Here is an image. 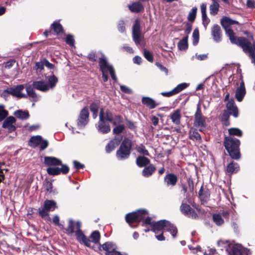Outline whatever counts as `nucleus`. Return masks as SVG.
Listing matches in <instances>:
<instances>
[{
	"instance_id": "13",
	"label": "nucleus",
	"mask_w": 255,
	"mask_h": 255,
	"mask_svg": "<svg viewBox=\"0 0 255 255\" xmlns=\"http://www.w3.org/2000/svg\"><path fill=\"white\" fill-rule=\"evenodd\" d=\"M24 88L23 85H18L7 88L4 92L17 98H26V95L22 92Z\"/></svg>"
},
{
	"instance_id": "10",
	"label": "nucleus",
	"mask_w": 255,
	"mask_h": 255,
	"mask_svg": "<svg viewBox=\"0 0 255 255\" xmlns=\"http://www.w3.org/2000/svg\"><path fill=\"white\" fill-rule=\"evenodd\" d=\"M100 121L98 123V130L102 133H107L111 131L109 122L106 119V115L103 109H101L99 115Z\"/></svg>"
},
{
	"instance_id": "40",
	"label": "nucleus",
	"mask_w": 255,
	"mask_h": 255,
	"mask_svg": "<svg viewBox=\"0 0 255 255\" xmlns=\"http://www.w3.org/2000/svg\"><path fill=\"white\" fill-rule=\"evenodd\" d=\"M189 84L186 83H182L178 85L175 88L173 89L174 92L175 94L180 92L188 86Z\"/></svg>"
},
{
	"instance_id": "56",
	"label": "nucleus",
	"mask_w": 255,
	"mask_h": 255,
	"mask_svg": "<svg viewBox=\"0 0 255 255\" xmlns=\"http://www.w3.org/2000/svg\"><path fill=\"white\" fill-rule=\"evenodd\" d=\"M39 145H40L41 149L44 150L48 146V141L47 140L42 138Z\"/></svg>"
},
{
	"instance_id": "9",
	"label": "nucleus",
	"mask_w": 255,
	"mask_h": 255,
	"mask_svg": "<svg viewBox=\"0 0 255 255\" xmlns=\"http://www.w3.org/2000/svg\"><path fill=\"white\" fill-rule=\"evenodd\" d=\"M101 57L99 58V66L102 72H109L112 78L115 80H117L114 69L113 66L109 64L105 56L103 54H101Z\"/></svg>"
},
{
	"instance_id": "3",
	"label": "nucleus",
	"mask_w": 255,
	"mask_h": 255,
	"mask_svg": "<svg viewBox=\"0 0 255 255\" xmlns=\"http://www.w3.org/2000/svg\"><path fill=\"white\" fill-rule=\"evenodd\" d=\"M151 230L157 234L160 232L167 231L170 233L173 238L176 237L177 229L175 226L169 222L163 220L155 222L153 224Z\"/></svg>"
},
{
	"instance_id": "53",
	"label": "nucleus",
	"mask_w": 255,
	"mask_h": 255,
	"mask_svg": "<svg viewBox=\"0 0 255 255\" xmlns=\"http://www.w3.org/2000/svg\"><path fill=\"white\" fill-rule=\"evenodd\" d=\"M202 17L203 24L205 27V29H206L207 26L210 22V19L207 17V14L202 15Z\"/></svg>"
},
{
	"instance_id": "16",
	"label": "nucleus",
	"mask_w": 255,
	"mask_h": 255,
	"mask_svg": "<svg viewBox=\"0 0 255 255\" xmlns=\"http://www.w3.org/2000/svg\"><path fill=\"white\" fill-rule=\"evenodd\" d=\"M89 111L87 108H84L80 112L78 119L77 126L79 128H84L88 122Z\"/></svg>"
},
{
	"instance_id": "1",
	"label": "nucleus",
	"mask_w": 255,
	"mask_h": 255,
	"mask_svg": "<svg viewBox=\"0 0 255 255\" xmlns=\"http://www.w3.org/2000/svg\"><path fill=\"white\" fill-rule=\"evenodd\" d=\"M221 24L225 29L226 33L229 36L231 42L241 46L243 51L248 54L252 59V63L255 64V42L252 44L245 37L235 36L234 31L230 28V26L231 25L238 24L239 22L229 17H224L221 19Z\"/></svg>"
},
{
	"instance_id": "23",
	"label": "nucleus",
	"mask_w": 255,
	"mask_h": 255,
	"mask_svg": "<svg viewBox=\"0 0 255 255\" xmlns=\"http://www.w3.org/2000/svg\"><path fill=\"white\" fill-rule=\"evenodd\" d=\"M25 90L27 93L26 98L29 97L30 100L33 102H36L39 100V97L35 93L33 88L30 85H26L25 86Z\"/></svg>"
},
{
	"instance_id": "37",
	"label": "nucleus",
	"mask_w": 255,
	"mask_h": 255,
	"mask_svg": "<svg viewBox=\"0 0 255 255\" xmlns=\"http://www.w3.org/2000/svg\"><path fill=\"white\" fill-rule=\"evenodd\" d=\"M104 250L106 251V253L111 252L116 248V245L110 242H107L102 246Z\"/></svg>"
},
{
	"instance_id": "59",
	"label": "nucleus",
	"mask_w": 255,
	"mask_h": 255,
	"mask_svg": "<svg viewBox=\"0 0 255 255\" xmlns=\"http://www.w3.org/2000/svg\"><path fill=\"white\" fill-rule=\"evenodd\" d=\"M99 105L98 103H93L90 106V109L92 112H98Z\"/></svg>"
},
{
	"instance_id": "12",
	"label": "nucleus",
	"mask_w": 255,
	"mask_h": 255,
	"mask_svg": "<svg viewBox=\"0 0 255 255\" xmlns=\"http://www.w3.org/2000/svg\"><path fill=\"white\" fill-rule=\"evenodd\" d=\"M227 250L230 255H249L250 254L249 249L239 244L230 245Z\"/></svg>"
},
{
	"instance_id": "60",
	"label": "nucleus",
	"mask_w": 255,
	"mask_h": 255,
	"mask_svg": "<svg viewBox=\"0 0 255 255\" xmlns=\"http://www.w3.org/2000/svg\"><path fill=\"white\" fill-rule=\"evenodd\" d=\"M161 94L164 97H169L175 95V92H174L173 89L169 92H162Z\"/></svg>"
},
{
	"instance_id": "30",
	"label": "nucleus",
	"mask_w": 255,
	"mask_h": 255,
	"mask_svg": "<svg viewBox=\"0 0 255 255\" xmlns=\"http://www.w3.org/2000/svg\"><path fill=\"white\" fill-rule=\"evenodd\" d=\"M165 182L167 185L174 186L177 181V177L173 174H169L164 178Z\"/></svg>"
},
{
	"instance_id": "6",
	"label": "nucleus",
	"mask_w": 255,
	"mask_h": 255,
	"mask_svg": "<svg viewBox=\"0 0 255 255\" xmlns=\"http://www.w3.org/2000/svg\"><path fill=\"white\" fill-rule=\"evenodd\" d=\"M206 118L202 114L198 104L194 115V126L201 132L204 131L207 128Z\"/></svg>"
},
{
	"instance_id": "49",
	"label": "nucleus",
	"mask_w": 255,
	"mask_h": 255,
	"mask_svg": "<svg viewBox=\"0 0 255 255\" xmlns=\"http://www.w3.org/2000/svg\"><path fill=\"white\" fill-rule=\"evenodd\" d=\"M136 149L140 154H142L144 155H149L148 151L145 149V146L142 144L137 146Z\"/></svg>"
},
{
	"instance_id": "8",
	"label": "nucleus",
	"mask_w": 255,
	"mask_h": 255,
	"mask_svg": "<svg viewBox=\"0 0 255 255\" xmlns=\"http://www.w3.org/2000/svg\"><path fill=\"white\" fill-rule=\"evenodd\" d=\"M131 146V141L128 139H125L122 142L119 149L117 151L118 158L122 160L128 158L130 153Z\"/></svg>"
},
{
	"instance_id": "64",
	"label": "nucleus",
	"mask_w": 255,
	"mask_h": 255,
	"mask_svg": "<svg viewBox=\"0 0 255 255\" xmlns=\"http://www.w3.org/2000/svg\"><path fill=\"white\" fill-rule=\"evenodd\" d=\"M106 255H122L120 252L116 251V249L114 250L113 251H112L111 252H109L108 253H106Z\"/></svg>"
},
{
	"instance_id": "21",
	"label": "nucleus",
	"mask_w": 255,
	"mask_h": 255,
	"mask_svg": "<svg viewBox=\"0 0 255 255\" xmlns=\"http://www.w3.org/2000/svg\"><path fill=\"white\" fill-rule=\"evenodd\" d=\"M246 93L245 83L242 80L240 86L237 89L236 92V98L239 102L242 101Z\"/></svg>"
},
{
	"instance_id": "47",
	"label": "nucleus",
	"mask_w": 255,
	"mask_h": 255,
	"mask_svg": "<svg viewBox=\"0 0 255 255\" xmlns=\"http://www.w3.org/2000/svg\"><path fill=\"white\" fill-rule=\"evenodd\" d=\"M8 115V112L4 110L2 105H0V122L2 121Z\"/></svg>"
},
{
	"instance_id": "41",
	"label": "nucleus",
	"mask_w": 255,
	"mask_h": 255,
	"mask_svg": "<svg viewBox=\"0 0 255 255\" xmlns=\"http://www.w3.org/2000/svg\"><path fill=\"white\" fill-rule=\"evenodd\" d=\"M193 44L194 45H196L199 42V32L197 28L194 30L193 34Z\"/></svg>"
},
{
	"instance_id": "45",
	"label": "nucleus",
	"mask_w": 255,
	"mask_h": 255,
	"mask_svg": "<svg viewBox=\"0 0 255 255\" xmlns=\"http://www.w3.org/2000/svg\"><path fill=\"white\" fill-rule=\"evenodd\" d=\"M100 238V234L98 231H94L91 234L90 238L92 241L95 243L99 242Z\"/></svg>"
},
{
	"instance_id": "48",
	"label": "nucleus",
	"mask_w": 255,
	"mask_h": 255,
	"mask_svg": "<svg viewBox=\"0 0 255 255\" xmlns=\"http://www.w3.org/2000/svg\"><path fill=\"white\" fill-rule=\"evenodd\" d=\"M116 127L113 129V132L115 134H119L122 133L125 129V126L123 124H120L116 126Z\"/></svg>"
},
{
	"instance_id": "14",
	"label": "nucleus",
	"mask_w": 255,
	"mask_h": 255,
	"mask_svg": "<svg viewBox=\"0 0 255 255\" xmlns=\"http://www.w3.org/2000/svg\"><path fill=\"white\" fill-rule=\"evenodd\" d=\"M180 209L182 214L189 218L196 219L198 217L195 210L189 205L184 203V201H182Z\"/></svg>"
},
{
	"instance_id": "35",
	"label": "nucleus",
	"mask_w": 255,
	"mask_h": 255,
	"mask_svg": "<svg viewBox=\"0 0 255 255\" xmlns=\"http://www.w3.org/2000/svg\"><path fill=\"white\" fill-rule=\"evenodd\" d=\"M136 164L139 167H143L149 163V160L144 156H138L136 158Z\"/></svg>"
},
{
	"instance_id": "17",
	"label": "nucleus",
	"mask_w": 255,
	"mask_h": 255,
	"mask_svg": "<svg viewBox=\"0 0 255 255\" xmlns=\"http://www.w3.org/2000/svg\"><path fill=\"white\" fill-rule=\"evenodd\" d=\"M81 223L79 221L75 222L72 219H70L68 222V226L66 229V232L68 235L75 233V230H78L81 228Z\"/></svg>"
},
{
	"instance_id": "55",
	"label": "nucleus",
	"mask_w": 255,
	"mask_h": 255,
	"mask_svg": "<svg viewBox=\"0 0 255 255\" xmlns=\"http://www.w3.org/2000/svg\"><path fill=\"white\" fill-rule=\"evenodd\" d=\"M196 58L199 60H204L207 58V54H196L195 56H193V58Z\"/></svg>"
},
{
	"instance_id": "15",
	"label": "nucleus",
	"mask_w": 255,
	"mask_h": 255,
	"mask_svg": "<svg viewBox=\"0 0 255 255\" xmlns=\"http://www.w3.org/2000/svg\"><path fill=\"white\" fill-rule=\"evenodd\" d=\"M227 111H225L223 113V117L226 119L229 117V115H232L234 117L237 118L238 116V110L233 100H230L226 105Z\"/></svg>"
},
{
	"instance_id": "29",
	"label": "nucleus",
	"mask_w": 255,
	"mask_h": 255,
	"mask_svg": "<svg viewBox=\"0 0 255 255\" xmlns=\"http://www.w3.org/2000/svg\"><path fill=\"white\" fill-rule=\"evenodd\" d=\"M189 138L194 141L200 142L201 137L197 129L191 128L189 132Z\"/></svg>"
},
{
	"instance_id": "20",
	"label": "nucleus",
	"mask_w": 255,
	"mask_h": 255,
	"mask_svg": "<svg viewBox=\"0 0 255 255\" xmlns=\"http://www.w3.org/2000/svg\"><path fill=\"white\" fill-rule=\"evenodd\" d=\"M105 114L106 115V119L109 121L113 123L114 126L119 125L120 124H122L123 122L122 118L119 116H116L113 117L112 113L109 111L107 110L105 111Z\"/></svg>"
},
{
	"instance_id": "36",
	"label": "nucleus",
	"mask_w": 255,
	"mask_h": 255,
	"mask_svg": "<svg viewBox=\"0 0 255 255\" xmlns=\"http://www.w3.org/2000/svg\"><path fill=\"white\" fill-rule=\"evenodd\" d=\"M239 170V166L238 163L232 162L227 166V170L228 172L233 173L237 172Z\"/></svg>"
},
{
	"instance_id": "50",
	"label": "nucleus",
	"mask_w": 255,
	"mask_h": 255,
	"mask_svg": "<svg viewBox=\"0 0 255 255\" xmlns=\"http://www.w3.org/2000/svg\"><path fill=\"white\" fill-rule=\"evenodd\" d=\"M144 56L145 58L150 62L153 61V57L151 52L146 49L144 50Z\"/></svg>"
},
{
	"instance_id": "51",
	"label": "nucleus",
	"mask_w": 255,
	"mask_h": 255,
	"mask_svg": "<svg viewBox=\"0 0 255 255\" xmlns=\"http://www.w3.org/2000/svg\"><path fill=\"white\" fill-rule=\"evenodd\" d=\"M66 42L67 44H69V45L74 46V40L73 36L71 35H68L66 38Z\"/></svg>"
},
{
	"instance_id": "43",
	"label": "nucleus",
	"mask_w": 255,
	"mask_h": 255,
	"mask_svg": "<svg viewBox=\"0 0 255 255\" xmlns=\"http://www.w3.org/2000/svg\"><path fill=\"white\" fill-rule=\"evenodd\" d=\"M213 219L217 225L220 226L224 223V220L219 214H214L213 216Z\"/></svg>"
},
{
	"instance_id": "28",
	"label": "nucleus",
	"mask_w": 255,
	"mask_h": 255,
	"mask_svg": "<svg viewBox=\"0 0 255 255\" xmlns=\"http://www.w3.org/2000/svg\"><path fill=\"white\" fill-rule=\"evenodd\" d=\"M129 9L133 12H139L143 9V6L140 2H134L128 5Z\"/></svg>"
},
{
	"instance_id": "46",
	"label": "nucleus",
	"mask_w": 255,
	"mask_h": 255,
	"mask_svg": "<svg viewBox=\"0 0 255 255\" xmlns=\"http://www.w3.org/2000/svg\"><path fill=\"white\" fill-rule=\"evenodd\" d=\"M51 27L53 29L54 32H55L57 34H59L62 31V26L60 23L58 22L53 23L51 25Z\"/></svg>"
},
{
	"instance_id": "58",
	"label": "nucleus",
	"mask_w": 255,
	"mask_h": 255,
	"mask_svg": "<svg viewBox=\"0 0 255 255\" xmlns=\"http://www.w3.org/2000/svg\"><path fill=\"white\" fill-rule=\"evenodd\" d=\"M118 29L121 32H123L125 30V23L123 21H120L118 24Z\"/></svg>"
},
{
	"instance_id": "18",
	"label": "nucleus",
	"mask_w": 255,
	"mask_h": 255,
	"mask_svg": "<svg viewBox=\"0 0 255 255\" xmlns=\"http://www.w3.org/2000/svg\"><path fill=\"white\" fill-rule=\"evenodd\" d=\"M69 170V167L66 165H62V167H49L47 169V172L49 174L55 175L63 173L66 174Z\"/></svg>"
},
{
	"instance_id": "22",
	"label": "nucleus",
	"mask_w": 255,
	"mask_h": 255,
	"mask_svg": "<svg viewBox=\"0 0 255 255\" xmlns=\"http://www.w3.org/2000/svg\"><path fill=\"white\" fill-rule=\"evenodd\" d=\"M211 33L214 41L217 42L221 41L222 32L220 27L218 25L215 24L213 25L211 29Z\"/></svg>"
},
{
	"instance_id": "52",
	"label": "nucleus",
	"mask_w": 255,
	"mask_h": 255,
	"mask_svg": "<svg viewBox=\"0 0 255 255\" xmlns=\"http://www.w3.org/2000/svg\"><path fill=\"white\" fill-rule=\"evenodd\" d=\"M44 187L48 192H51L52 188V184L50 181H46L44 183Z\"/></svg>"
},
{
	"instance_id": "5",
	"label": "nucleus",
	"mask_w": 255,
	"mask_h": 255,
	"mask_svg": "<svg viewBox=\"0 0 255 255\" xmlns=\"http://www.w3.org/2000/svg\"><path fill=\"white\" fill-rule=\"evenodd\" d=\"M46 79L48 80V83H46L43 81L34 82L32 84L33 87L42 92H46L50 89H53L58 82L57 78L52 75L48 76Z\"/></svg>"
},
{
	"instance_id": "2",
	"label": "nucleus",
	"mask_w": 255,
	"mask_h": 255,
	"mask_svg": "<svg viewBox=\"0 0 255 255\" xmlns=\"http://www.w3.org/2000/svg\"><path fill=\"white\" fill-rule=\"evenodd\" d=\"M148 214L147 211L144 209H140L136 212L128 213L126 216V220L128 223L129 226L133 228L132 224L136 222H139L143 220L144 224L150 225L152 227L154 222H151V218L150 217L146 218V216Z\"/></svg>"
},
{
	"instance_id": "19",
	"label": "nucleus",
	"mask_w": 255,
	"mask_h": 255,
	"mask_svg": "<svg viewBox=\"0 0 255 255\" xmlns=\"http://www.w3.org/2000/svg\"><path fill=\"white\" fill-rule=\"evenodd\" d=\"M15 122V118L10 116L4 121L2 127L4 128H7L9 132H12L15 129V127L13 125Z\"/></svg>"
},
{
	"instance_id": "24",
	"label": "nucleus",
	"mask_w": 255,
	"mask_h": 255,
	"mask_svg": "<svg viewBox=\"0 0 255 255\" xmlns=\"http://www.w3.org/2000/svg\"><path fill=\"white\" fill-rule=\"evenodd\" d=\"M142 104L150 109L155 108L158 104L152 98L148 97H143L141 100Z\"/></svg>"
},
{
	"instance_id": "32",
	"label": "nucleus",
	"mask_w": 255,
	"mask_h": 255,
	"mask_svg": "<svg viewBox=\"0 0 255 255\" xmlns=\"http://www.w3.org/2000/svg\"><path fill=\"white\" fill-rule=\"evenodd\" d=\"M14 115L17 118L21 120H27L29 118V115L27 111H23L19 110L14 113Z\"/></svg>"
},
{
	"instance_id": "62",
	"label": "nucleus",
	"mask_w": 255,
	"mask_h": 255,
	"mask_svg": "<svg viewBox=\"0 0 255 255\" xmlns=\"http://www.w3.org/2000/svg\"><path fill=\"white\" fill-rule=\"evenodd\" d=\"M74 166L75 168L79 169H82L84 168V165L80 163L79 162L74 160L73 161Z\"/></svg>"
},
{
	"instance_id": "39",
	"label": "nucleus",
	"mask_w": 255,
	"mask_h": 255,
	"mask_svg": "<svg viewBox=\"0 0 255 255\" xmlns=\"http://www.w3.org/2000/svg\"><path fill=\"white\" fill-rule=\"evenodd\" d=\"M197 11V7H194L192 8L188 16V19L189 21L193 22L194 21L196 18Z\"/></svg>"
},
{
	"instance_id": "42",
	"label": "nucleus",
	"mask_w": 255,
	"mask_h": 255,
	"mask_svg": "<svg viewBox=\"0 0 255 255\" xmlns=\"http://www.w3.org/2000/svg\"><path fill=\"white\" fill-rule=\"evenodd\" d=\"M229 133L230 135L241 136L242 131L237 128H231L228 129Z\"/></svg>"
},
{
	"instance_id": "27",
	"label": "nucleus",
	"mask_w": 255,
	"mask_h": 255,
	"mask_svg": "<svg viewBox=\"0 0 255 255\" xmlns=\"http://www.w3.org/2000/svg\"><path fill=\"white\" fill-rule=\"evenodd\" d=\"M181 111L179 109L176 110L170 115V119L172 122L175 125H179L181 121Z\"/></svg>"
},
{
	"instance_id": "61",
	"label": "nucleus",
	"mask_w": 255,
	"mask_h": 255,
	"mask_svg": "<svg viewBox=\"0 0 255 255\" xmlns=\"http://www.w3.org/2000/svg\"><path fill=\"white\" fill-rule=\"evenodd\" d=\"M44 67V64L42 62H36L34 67V68L36 70H39L41 71L42 69H43Z\"/></svg>"
},
{
	"instance_id": "4",
	"label": "nucleus",
	"mask_w": 255,
	"mask_h": 255,
	"mask_svg": "<svg viewBox=\"0 0 255 255\" xmlns=\"http://www.w3.org/2000/svg\"><path fill=\"white\" fill-rule=\"evenodd\" d=\"M240 140L232 137H226L224 140L225 147L230 156L235 159L240 157L239 152Z\"/></svg>"
},
{
	"instance_id": "11",
	"label": "nucleus",
	"mask_w": 255,
	"mask_h": 255,
	"mask_svg": "<svg viewBox=\"0 0 255 255\" xmlns=\"http://www.w3.org/2000/svg\"><path fill=\"white\" fill-rule=\"evenodd\" d=\"M132 34L133 40L136 45L140 44L143 40L144 37L140 31V21L136 19L132 27Z\"/></svg>"
},
{
	"instance_id": "31",
	"label": "nucleus",
	"mask_w": 255,
	"mask_h": 255,
	"mask_svg": "<svg viewBox=\"0 0 255 255\" xmlns=\"http://www.w3.org/2000/svg\"><path fill=\"white\" fill-rule=\"evenodd\" d=\"M213 3L210 5V13L215 15L218 13L219 8V3L217 0H212Z\"/></svg>"
},
{
	"instance_id": "63",
	"label": "nucleus",
	"mask_w": 255,
	"mask_h": 255,
	"mask_svg": "<svg viewBox=\"0 0 255 255\" xmlns=\"http://www.w3.org/2000/svg\"><path fill=\"white\" fill-rule=\"evenodd\" d=\"M206 7L207 5L205 3H203L201 5V11L202 15L206 14Z\"/></svg>"
},
{
	"instance_id": "44",
	"label": "nucleus",
	"mask_w": 255,
	"mask_h": 255,
	"mask_svg": "<svg viewBox=\"0 0 255 255\" xmlns=\"http://www.w3.org/2000/svg\"><path fill=\"white\" fill-rule=\"evenodd\" d=\"M75 234L77 239L81 243L86 238L80 229L75 230Z\"/></svg>"
},
{
	"instance_id": "7",
	"label": "nucleus",
	"mask_w": 255,
	"mask_h": 255,
	"mask_svg": "<svg viewBox=\"0 0 255 255\" xmlns=\"http://www.w3.org/2000/svg\"><path fill=\"white\" fill-rule=\"evenodd\" d=\"M56 207V203L54 201L46 200L44 201L43 205L39 208V214L42 218L50 221L51 219L48 212L54 211Z\"/></svg>"
},
{
	"instance_id": "34",
	"label": "nucleus",
	"mask_w": 255,
	"mask_h": 255,
	"mask_svg": "<svg viewBox=\"0 0 255 255\" xmlns=\"http://www.w3.org/2000/svg\"><path fill=\"white\" fill-rule=\"evenodd\" d=\"M155 166L152 165H150L143 169L142 175L144 177H149L155 171Z\"/></svg>"
},
{
	"instance_id": "25",
	"label": "nucleus",
	"mask_w": 255,
	"mask_h": 255,
	"mask_svg": "<svg viewBox=\"0 0 255 255\" xmlns=\"http://www.w3.org/2000/svg\"><path fill=\"white\" fill-rule=\"evenodd\" d=\"M44 163L48 166L62 165L61 161L54 157L46 156L44 158Z\"/></svg>"
},
{
	"instance_id": "54",
	"label": "nucleus",
	"mask_w": 255,
	"mask_h": 255,
	"mask_svg": "<svg viewBox=\"0 0 255 255\" xmlns=\"http://www.w3.org/2000/svg\"><path fill=\"white\" fill-rule=\"evenodd\" d=\"M120 88H121V91L125 93L132 94V90L126 86L121 85Z\"/></svg>"
},
{
	"instance_id": "33",
	"label": "nucleus",
	"mask_w": 255,
	"mask_h": 255,
	"mask_svg": "<svg viewBox=\"0 0 255 255\" xmlns=\"http://www.w3.org/2000/svg\"><path fill=\"white\" fill-rule=\"evenodd\" d=\"M42 137L40 135H36L31 137L29 141L31 146L35 147L40 144L41 142Z\"/></svg>"
},
{
	"instance_id": "38",
	"label": "nucleus",
	"mask_w": 255,
	"mask_h": 255,
	"mask_svg": "<svg viewBox=\"0 0 255 255\" xmlns=\"http://www.w3.org/2000/svg\"><path fill=\"white\" fill-rule=\"evenodd\" d=\"M187 40L188 36H186L184 37L182 39H181L178 44V48L180 50H185L187 48L188 44H187Z\"/></svg>"
},
{
	"instance_id": "26",
	"label": "nucleus",
	"mask_w": 255,
	"mask_h": 255,
	"mask_svg": "<svg viewBox=\"0 0 255 255\" xmlns=\"http://www.w3.org/2000/svg\"><path fill=\"white\" fill-rule=\"evenodd\" d=\"M121 138L115 137L111 140L106 147V150L107 152H110L114 149L120 143Z\"/></svg>"
},
{
	"instance_id": "57",
	"label": "nucleus",
	"mask_w": 255,
	"mask_h": 255,
	"mask_svg": "<svg viewBox=\"0 0 255 255\" xmlns=\"http://www.w3.org/2000/svg\"><path fill=\"white\" fill-rule=\"evenodd\" d=\"M199 196H200L201 200H202L206 201L209 198V194L207 193L203 194L201 189L199 191Z\"/></svg>"
}]
</instances>
